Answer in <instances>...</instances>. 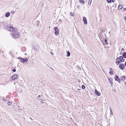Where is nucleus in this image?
Returning a JSON list of instances; mask_svg holds the SVG:
<instances>
[{
  "label": "nucleus",
  "mask_w": 126,
  "mask_h": 126,
  "mask_svg": "<svg viewBox=\"0 0 126 126\" xmlns=\"http://www.w3.org/2000/svg\"><path fill=\"white\" fill-rule=\"evenodd\" d=\"M11 35L12 37L15 39L18 38L20 36V33L17 32V30L16 32H14L11 33Z\"/></svg>",
  "instance_id": "f257e3e1"
},
{
  "label": "nucleus",
  "mask_w": 126,
  "mask_h": 126,
  "mask_svg": "<svg viewBox=\"0 0 126 126\" xmlns=\"http://www.w3.org/2000/svg\"><path fill=\"white\" fill-rule=\"evenodd\" d=\"M16 29L14 28L12 26L9 27L7 28V30L9 31L13 32H14L16 31Z\"/></svg>",
  "instance_id": "f03ea898"
},
{
  "label": "nucleus",
  "mask_w": 126,
  "mask_h": 126,
  "mask_svg": "<svg viewBox=\"0 0 126 126\" xmlns=\"http://www.w3.org/2000/svg\"><path fill=\"white\" fill-rule=\"evenodd\" d=\"M18 77V75L17 74L14 75L10 78V79L11 80H15L17 79Z\"/></svg>",
  "instance_id": "7ed1b4c3"
},
{
  "label": "nucleus",
  "mask_w": 126,
  "mask_h": 126,
  "mask_svg": "<svg viewBox=\"0 0 126 126\" xmlns=\"http://www.w3.org/2000/svg\"><path fill=\"white\" fill-rule=\"evenodd\" d=\"M18 59H19L20 60L22 63H24L25 62H27L28 59L26 58L25 59L23 58H22L19 57L18 58Z\"/></svg>",
  "instance_id": "20e7f679"
},
{
  "label": "nucleus",
  "mask_w": 126,
  "mask_h": 126,
  "mask_svg": "<svg viewBox=\"0 0 126 126\" xmlns=\"http://www.w3.org/2000/svg\"><path fill=\"white\" fill-rule=\"evenodd\" d=\"M53 30L55 31V33L56 35H57L59 34V29L56 27L54 28Z\"/></svg>",
  "instance_id": "39448f33"
},
{
  "label": "nucleus",
  "mask_w": 126,
  "mask_h": 126,
  "mask_svg": "<svg viewBox=\"0 0 126 126\" xmlns=\"http://www.w3.org/2000/svg\"><path fill=\"white\" fill-rule=\"evenodd\" d=\"M114 79L116 81H117L118 82L120 83V79L117 75H115Z\"/></svg>",
  "instance_id": "423d86ee"
},
{
  "label": "nucleus",
  "mask_w": 126,
  "mask_h": 126,
  "mask_svg": "<svg viewBox=\"0 0 126 126\" xmlns=\"http://www.w3.org/2000/svg\"><path fill=\"white\" fill-rule=\"evenodd\" d=\"M125 65L123 64H120L119 66V67L121 70H123L124 68Z\"/></svg>",
  "instance_id": "0eeeda50"
},
{
  "label": "nucleus",
  "mask_w": 126,
  "mask_h": 126,
  "mask_svg": "<svg viewBox=\"0 0 126 126\" xmlns=\"http://www.w3.org/2000/svg\"><path fill=\"white\" fill-rule=\"evenodd\" d=\"M83 20L85 25H86L87 23V21L85 17H84L83 18Z\"/></svg>",
  "instance_id": "6e6552de"
},
{
  "label": "nucleus",
  "mask_w": 126,
  "mask_h": 126,
  "mask_svg": "<svg viewBox=\"0 0 126 126\" xmlns=\"http://www.w3.org/2000/svg\"><path fill=\"white\" fill-rule=\"evenodd\" d=\"M123 57L122 56H120L119 57V60H120L121 62H123L125 61V59H123Z\"/></svg>",
  "instance_id": "1a4fd4ad"
},
{
  "label": "nucleus",
  "mask_w": 126,
  "mask_h": 126,
  "mask_svg": "<svg viewBox=\"0 0 126 126\" xmlns=\"http://www.w3.org/2000/svg\"><path fill=\"white\" fill-rule=\"evenodd\" d=\"M94 92L96 94V95H97L99 96L100 95V93L99 92H98L96 90H95Z\"/></svg>",
  "instance_id": "9d476101"
},
{
  "label": "nucleus",
  "mask_w": 126,
  "mask_h": 126,
  "mask_svg": "<svg viewBox=\"0 0 126 126\" xmlns=\"http://www.w3.org/2000/svg\"><path fill=\"white\" fill-rule=\"evenodd\" d=\"M126 77L125 76H121L120 78L121 80L123 81H124Z\"/></svg>",
  "instance_id": "9b49d317"
},
{
  "label": "nucleus",
  "mask_w": 126,
  "mask_h": 126,
  "mask_svg": "<svg viewBox=\"0 0 126 126\" xmlns=\"http://www.w3.org/2000/svg\"><path fill=\"white\" fill-rule=\"evenodd\" d=\"M10 14L9 12H7L5 14V16L6 17H8L10 16Z\"/></svg>",
  "instance_id": "f8f14e48"
},
{
  "label": "nucleus",
  "mask_w": 126,
  "mask_h": 126,
  "mask_svg": "<svg viewBox=\"0 0 126 126\" xmlns=\"http://www.w3.org/2000/svg\"><path fill=\"white\" fill-rule=\"evenodd\" d=\"M79 2L80 3L83 5L85 3L84 1L83 0H79Z\"/></svg>",
  "instance_id": "ddd939ff"
},
{
  "label": "nucleus",
  "mask_w": 126,
  "mask_h": 126,
  "mask_svg": "<svg viewBox=\"0 0 126 126\" xmlns=\"http://www.w3.org/2000/svg\"><path fill=\"white\" fill-rule=\"evenodd\" d=\"M67 55H66V56L68 57L70 56V53L69 52L67 51Z\"/></svg>",
  "instance_id": "4468645a"
},
{
  "label": "nucleus",
  "mask_w": 126,
  "mask_h": 126,
  "mask_svg": "<svg viewBox=\"0 0 126 126\" xmlns=\"http://www.w3.org/2000/svg\"><path fill=\"white\" fill-rule=\"evenodd\" d=\"M123 8V6L121 5H119L118 7V10H120L122 9Z\"/></svg>",
  "instance_id": "2eb2a0df"
},
{
  "label": "nucleus",
  "mask_w": 126,
  "mask_h": 126,
  "mask_svg": "<svg viewBox=\"0 0 126 126\" xmlns=\"http://www.w3.org/2000/svg\"><path fill=\"white\" fill-rule=\"evenodd\" d=\"M109 73L110 75H112L113 74V70H112L110 71H109Z\"/></svg>",
  "instance_id": "dca6fc26"
},
{
  "label": "nucleus",
  "mask_w": 126,
  "mask_h": 126,
  "mask_svg": "<svg viewBox=\"0 0 126 126\" xmlns=\"http://www.w3.org/2000/svg\"><path fill=\"white\" fill-rule=\"evenodd\" d=\"M39 21H37L36 22V25L38 26L39 25Z\"/></svg>",
  "instance_id": "f3484780"
},
{
  "label": "nucleus",
  "mask_w": 126,
  "mask_h": 126,
  "mask_svg": "<svg viewBox=\"0 0 126 126\" xmlns=\"http://www.w3.org/2000/svg\"><path fill=\"white\" fill-rule=\"evenodd\" d=\"M116 64L117 65H118L119 63H120V61H116Z\"/></svg>",
  "instance_id": "a211bd4d"
},
{
  "label": "nucleus",
  "mask_w": 126,
  "mask_h": 126,
  "mask_svg": "<svg viewBox=\"0 0 126 126\" xmlns=\"http://www.w3.org/2000/svg\"><path fill=\"white\" fill-rule=\"evenodd\" d=\"M32 48L34 50H35L36 51H37L38 50V49L37 48H36L35 46H33Z\"/></svg>",
  "instance_id": "6ab92c4d"
},
{
  "label": "nucleus",
  "mask_w": 126,
  "mask_h": 126,
  "mask_svg": "<svg viewBox=\"0 0 126 126\" xmlns=\"http://www.w3.org/2000/svg\"><path fill=\"white\" fill-rule=\"evenodd\" d=\"M122 55L124 58H126V52H124Z\"/></svg>",
  "instance_id": "aec40b11"
},
{
  "label": "nucleus",
  "mask_w": 126,
  "mask_h": 126,
  "mask_svg": "<svg viewBox=\"0 0 126 126\" xmlns=\"http://www.w3.org/2000/svg\"><path fill=\"white\" fill-rule=\"evenodd\" d=\"M105 42L106 44L107 45L108 44V43L107 42V40L106 38H105Z\"/></svg>",
  "instance_id": "412c9836"
},
{
  "label": "nucleus",
  "mask_w": 126,
  "mask_h": 126,
  "mask_svg": "<svg viewBox=\"0 0 126 126\" xmlns=\"http://www.w3.org/2000/svg\"><path fill=\"white\" fill-rule=\"evenodd\" d=\"M8 106H10L12 105V103L11 102H8Z\"/></svg>",
  "instance_id": "4be33fe9"
},
{
  "label": "nucleus",
  "mask_w": 126,
  "mask_h": 126,
  "mask_svg": "<svg viewBox=\"0 0 126 126\" xmlns=\"http://www.w3.org/2000/svg\"><path fill=\"white\" fill-rule=\"evenodd\" d=\"M81 88L83 90H84L85 88V87L84 85H82V86Z\"/></svg>",
  "instance_id": "5701e85b"
},
{
  "label": "nucleus",
  "mask_w": 126,
  "mask_h": 126,
  "mask_svg": "<svg viewBox=\"0 0 126 126\" xmlns=\"http://www.w3.org/2000/svg\"><path fill=\"white\" fill-rule=\"evenodd\" d=\"M2 122L3 123H5L6 122V121L5 120H2Z\"/></svg>",
  "instance_id": "b1692460"
},
{
  "label": "nucleus",
  "mask_w": 126,
  "mask_h": 126,
  "mask_svg": "<svg viewBox=\"0 0 126 126\" xmlns=\"http://www.w3.org/2000/svg\"><path fill=\"white\" fill-rule=\"evenodd\" d=\"M107 2L109 3H110L111 2V0H107Z\"/></svg>",
  "instance_id": "393cba45"
},
{
  "label": "nucleus",
  "mask_w": 126,
  "mask_h": 126,
  "mask_svg": "<svg viewBox=\"0 0 126 126\" xmlns=\"http://www.w3.org/2000/svg\"><path fill=\"white\" fill-rule=\"evenodd\" d=\"M70 15L72 16H74V14L72 12H71L70 13Z\"/></svg>",
  "instance_id": "a878e982"
},
{
  "label": "nucleus",
  "mask_w": 126,
  "mask_h": 126,
  "mask_svg": "<svg viewBox=\"0 0 126 126\" xmlns=\"http://www.w3.org/2000/svg\"><path fill=\"white\" fill-rule=\"evenodd\" d=\"M110 114L113 115V113H112V111H111V109H110Z\"/></svg>",
  "instance_id": "bb28decb"
},
{
  "label": "nucleus",
  "mask_w": 126,
  "mask_h": 126,
  "mask_svg": "<svg viewBox=\"0 0 126 126\" xmlns=\"http://www.w3.org/2000/svg\"><path fill=\"white\" fill-rule=\"evenodd\" d=\"M16 71V70L15 68L13 69L12 70V71L14 72H15Z\"/></svg>",
  "instance_id": "cd10ccee"
},
{
  "label": "nucleus",
  "mask_w": 126,
  "mask_h": 126,
  "mask_svg": "<svg viewBox=\"0 0 126 126\" xmlns=\"http://www.w3.org/2000/svg\"><path fill=\"white\" fill-rule=\"evenodd\" d=\"M11 13H12L14 14V11H11Z\"/></svg>",
  "instance_id": "c85d7f7f"
},
{
  "label": "nucleus",
  "mask_w": 126,
  "mask_h": 126,
  "mask_svg": "<svg viewBox=\"0 0 126 126\" xmlns=\"http://www.w3.org/2000/svg\"><path fill=\"white\" fill-rule=\"evenodd\" d=\"M91 0H90H90H89V1L88 2V4H90V3L91 2Z\"/></svg>",
  "instance_id": "c756f323"
},
{
  "label": "nucleus",
  "mask_w": 126,
  "mask_h": 126,
  "mask_svg": "<svg viewBox=\"0 0 126 126\" xmlns=\"http://www.w3.org/2000/svg\"><path fill=\"white\" fill-rule=\"evenodd\" d=\"M59 21L60 22H62V20L61 19H60L59 20Z\"/></svg>",
  "instance_id": "7c9ffc66"
},
{
  "label": "nucleus",
  "mask_w": 126,
  "mask_h": 126,
  "mask_svg": "<svg viewBox=\"0 0 126 126\" xmlns=\"http://www.w3.org/2000/svg\"><path fill=\"white\" fill-rule=\"evenodd\" d=\"M115 1V0H112V1L114 2Z\"/></svg>",
  "instance_id": "2f4dec72"
},
{
  "label": "nucleus",
  "mask_w": 126,
  "mask_h": 126,
  "mask_svg": "<svg viewBox=\"0 0 126 126\" xmlns=\"http://www.w3.org/2000/svg\"><path fill=\"white\" fill-rule=\"evenodd\" d=\"M119 59V58L118 57L116 59V61H117V60H118V59Z\"/></svg>",
  "instance_id": "473e14b6"
},
{
  "label": "nucleus",
  "mask_w": 126,
  "mask_h": 126,
  "mask_svg": "<svg viewBox=\"0 0 126 126\" xmlns=\"http://www.w3.org/2000/svg\"><path fill=\"white\" fill-rule=\"evenodd\" d=\"M124 10H126V8H124Z\"/></svg>",
  "instance_id": "72a5a7b5"
},
{
  "label": "nucleus",
  "mask_w": 126,
  "mask_h": 126,
  "mask_svg": "<svg viewBox=\"0 0 126 126\" xmlns=\"http://www.w3.org/2000/svg\"><path fill=\"white\" fill-rule=\"evenodd\" d=\"M125 19L126 20V16H125L124 17Z\"/></svg>",
  "instance_id": "f704fd0d"
},
{
  "label": "nucleus",
  "mask_w": 126,
  "mask_h": 126,
  "mask_svg": "<svg viewBox=\"0 0 126 126\" xmlns=\"http://www.w3.org/2000/svg\"><path fill=\"white\" fill-rule=\"evenodd\" d=\"M110 71H111V70H112V68H110Z\"/></svg>",
  "instance_id": "c9c22d12"
},
{
  "label": "nucleus",
  "mask_w": 126,
  "mask_h": 126,
  "mask_svg": "<svg viewBox=\"0 0 126 126\" xmlns=\"http://www.w3.org/2000/svg\"><path fill=\"white\" fill-rule=\"evenodd\" d=\"M50 53L52 55L53 54V53L52 52H50Z\"/></svg>",
  "instance_id": "e433bc0d"
},
{
  "label": "nucleus",
  "mask_w": 126,
  "mask_h": 126,
  "mask_svg": "<svg viewBox=\"0 0 126 126\" xmlns=\"http://www.w3.org/2000/svg\"><path fill=\"white\" fill-rule=\"evenodd\" d=\"M110 83L111 84H112V82L111 81H111H110Z\"/></svg>",
  "instance_id": "4c0bfd02"
},
{
  "label": "nucleus",
  "mask_w": 126,
  "mask_h": 126,
  "mask_svg": "<svg viewBox=\"0 0 126 126\" xmlns=\"http://www.w3.org/2000/svg\"><path fill=\"white\" fill-rule=\"evenodd\" d=\"M125 65L126 66V61L125 62Z\"/></svg>",
  "instance_id": "58836bf2"
},
{
  "label": "nucleus",
  "mask_w": 126,
  "mask_h": 126,
  "mask_svg": "<svg viewBox=\"0 0 126 126\" xmlns=\"http://www.w3.org/2000/svg\"><path fill=\"white\" fill-rule=\"evenodd\" d=\"M125 84V85L126 86V82H125V84Z\"/></svg>",
  "instance_id": "ea45409f"
},
{
  "label": "nucleus",
  "mask_w": 126,
  "mask_h": 126,
  "mask_svg": "<svg viewBox=\"0 0 126 126\" xmlns=\"http://www.w3.org/2000/svg\"><path fill=\"white\" fill-rule=\"evenodd\" d=\"M51 69L52 70H54V69L52 68H51Z\"/></svg>",
  "instance_id": "a19ab883"
},
{
  "label": "nucleus",
  "mask_w": 126,
  "mask_h": 126,
  "mask_svg": "<svg viewBox=\"0 0 126 126\" xmlns=\"http://www.w3.org/2000/svg\"><path fill=\"white\" fill-rule=\"evenodd\" d=\"M77 90H79H79H80V89H77Z\"/></svg>",
  "instance_id": "79ce46f5"
},
{
  "label": "nucleus",
  "mask_w": 126,
  "mask_h": 126,
  "mask_svg": "<svg viewBox=\"0 0 126 126\" xmlns=\"http://www.w3.org/2000/svg\"><path fill=\"white\" fill-rule=\"evenodd\" d=\"M38 96L39 97H40V95H38Z\"/></svg>",
  "instance_id": "37998d69"
},
{
  "label": "nucleus",
  "mask_w": 126,
  "mask_h": 126,
  "mask_svg": "<svg viewBox=\"0 0 126 126\" xmlns=\"http://www.w3.org/2000/svg\"><path fill=\"white\" fill-rule=\"evenodd\" d=\"M124 50V49H122V50Z\"/></svg>",
  "instance_id": "c03bdc74"
},
{
  "label": "nucleus",
  "mask_w": 126,
  "mask_h": 126,
  "mask_svg": "<svg viewBox=\"0 0 126 126\" xmlns=\"http://www.w3.org/2000/svg\"><path fill=\"white\" fill-rule=\"evenodd\" d=\"M124 50V49H122V50Z\"/></svg>",
  "instance_id": "a18cd8bd"
},
{
  "label": "nucleus",
  "mask_w": 126,
  "mask_h": 126,
  "mask_svg": "<svg viewBox=\"0 0 126 126\" xmlns=\"http://www.w3.org/2000/svg\"><path fill=\"white\" fill-rule=\"evenodd\" d=\"M1 84H3V83H1Z\"/></svg>",
  "instance_id": "49530a36"
},
{
  "label": "nucleus",
  "mask_w": 126,
  "mask_h": 126,
  "mask_svg": "<svg viewBox=\"0 0 126 126\" xmlns=\"http://www.w3.org/2000/svg\"><path fill=\"white\" fill-rule=\"evenodd\" d=\"M2 99L4 100V99H3V98Z\"/></svg>",
  "instance_id": "de8ad7c7"
}]
</instances>
